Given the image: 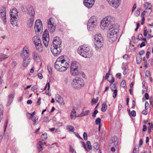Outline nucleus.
Listing matches in <instances>:
<instances>
[{
	"instance_id": "obj_4",
	"label": "nucleus",
	"mask_w": 153,
	"mask_h": 153,
	"mask_svg": "<svg viewBox=\"0 0 153 153\" xmlns=\"http://www.w3.org/2000/svg\"><path fill=\"white\" fill-rule=\"evenodd\" d=\"M114 18L111 16H108L105 18L101 22L100 25L101 28L102 29L110 28L112 26H114Z\"/></svg>"
},
{
	"instance_id": "obj_54",
	"label": "nucleus",
	"mask_w": 153,
	"mask_h": 153,
	"mask_svg": "<svg viewBox=\"0 0 153 153\" xmlns=\"http://www.w3.org/2000/svg\"><path fill=\"white\" fill-rule=\"evenodd\" d=\"M131 116H132L135 117L136 116V112L135 111H132L130 114Z\"/></svg>"
},
{
	"instance_id": "obj_6",
	"label": "nucleus",
	"mask_w": 153,
	"mask_h": 153,
	"mask_svg": "<svg viewBox=\"0 0 153 153\" xmlns=\"http://www.w3.org/2000/svg\"><path fill=\"white\" fill-rule=\"evenodd\" d=\"M30 51L26 47H24L20 53V56L23 59L22 66L24 67H27L29 64L30 60L27 59L29 56Z\"/></svg>"
},
{
	"instance_id": "obj_24",
	"label": "nucleus",
	"mask_w": 153,
	"mask_h": 153,
	"mask_svg": "<svg viewBox=\"0 0 153 153\" xmlns=\"http://www.w3.org/2000/svg\"><path fill=\"white\" fill-rule=\"evenodd\" d=\"M43 146V144L41 141H39L37 143V147L39 150V152H40L44 148Z\"/></svg>"
},
{
	"instance_id": "obj_55",
	"label": "nucleus",
	"mask_w": 153,
	"mask_h": 153,
	"mask_svg": "<svg viewBox=\"0 0 153 153\" xmlns=\"http://www.w3.org/2000/svg\"><path fill=\"white\" fill-rule=\"evenodd\" d=\"M82 111L83 112L84 115L85 116L88 115L89 113L90 112V111L88 110L85 111Z\"/></svg>"
},
{
	"instance_id": "obj_44",
	"label": "nucleus",
	"mask_w": 153,
	"mask_h": 153,
	"mask_svg": "<svg viewBox=\"0 0 153 153\" xmlns=\"http://www.w3.org/2000/svg\"><path fill=\"white\" fill-rule=\"evenodd\" d=\"M50 85L49 82H48V88L46 90V94L48 95L49 96H51V94L49 93V90L50 89Z\"/></svg>"
},
{
	"instance_id": "obj_11",
	"label": "nucleus",
	"mask_w": 153,
	"mask_h": 153,
	"mask_svg": "<svg viewBox=\"0 0 153 153\" xmlns=\"http://www.w3.org/2000/svg\"><path fill=\"white\" fill-rule=\"evenodd\" d=\"M51 19H50L48 21V27L50 32L53 33L55 31L56 27L55 24L51 21Z\"/></svg>"
},
{
	"instance_id": "obj_5",
	"label": "nucleus",
	"mask_w": 153,
	"mask_h": 153,
	"mask_svg": "<svg viewBox=\"0 0 153 153\" xmlns=\"http://www.w3.org/2000/svg\"><path fill=\"white\" fill-rule=\"evenodd\" d=\"M77 52L81 56L87 58L91 57L93 54V52L91 49L88 47L84 45L78 48Z\"/></svg>"
},
{
	"instance_id": "obj_30",
	"label": "nucleus",
	"mask_w": 153,
	"mask_h": 153,
	"mask_svg": "<svg viewBox=\"0 0 153 153\" xmlns=\"http://www.w3.org/2000/svg\"><path fill=\"white\" fill-rule=\"evenodd\" d=\"M88 22L91 23L97 22V19L96 17L95 16H92L89 20Z\"/></svg>"
},
{
	"instance_id": "obj_10",
	"label": "nucleus",
	"mask_w": 153,
	"mask_h": 153,
	"mask_svg": "<svg viewBox=\"0 0 153 153\" xmlns=\"http://www.w3.org/2000/svg\"><path fill=\"white\" fill-rule=\"evenodd\" d=\"M70 73L72 76L76 75V62L73 61L70 65Z\"/></svg>"
},
{
	"instance_id": "obj_9",
	"label": "nucleus",
	"mask_w": 153,
	"mask_h": 153,
	"mask_svg": "<svg viewBox=\"0 0 153 153\" xmlns=\"http://www.w3.org/2000/svg\"><path fill=\"white\" fill-rule=\"evenodd\" d=\"M51 50L54 56H57L59 54L61 51V46L57 47L51 45Z\"/></svg>"
},
{
	"instance_id": "obj_43",
	"label": "nucleus",
	"mask_w": 153,
	"mask_h": 153,
	"mask_svg": "<svg viewBox=\"0 0 153 153\" xmlns=\"http://www.w3.org/2000/svg\"><path fill=\"white\" fill-rule=\"evenodd\" d=\"M140 9L141 8H138L136 11L135 12L134 14L136 16H138L140 15Z\"/></svg>"
},
{
	"instance_id": "obj_33",
	"label": "nucleus",
	"mask_w": 153,
	"mask_h": 153,
	"mask_svg": "<svg viewBox=\"0 0 153 153\" xmlns=\"http://www.w3.org/2000/svg\"><path fill=\"white\" fill-rule=\"evenodd\" d=\"M27 5H22L21 7L22 11L24 13H26L27 11Z\"/></svg>"
},
{
	"instance_id": "obj_26",
	"label": "nucleus",
	"mask_w": 153,
	"mask_h": 153,
	"mask_svg": "<svg viewBox=\"0 0 153 153\" xmlns=\"http://www.w3.org/2000/svg\"><path fill=\"white\" fill-rule=\"evenodd\" d=\"M14 97L13 94H11L9 95L8 101L7 104V105H9L13 101V99Z\"/></svg>"
},
{
	"instance_id": "obj_18",
	"label": "nucleus",
	"mask_w": 153,
	"mask_h": 153,
	"mask_svg": "<svg viewBox=\"0 0 153 153\" xmlns=\"http://www.w3.org/2000/svg\"><path fill=\"white\" fill-rule=\"evenodd\" d=\"M97 22L91 23L88 22L87 24V27L88 30L90 31L93 30L96 27Z\"/></svg>"
},
{
	"instance_id": "obj_27",
	"label": "nucleus",
	"mask_w": 153,
	"mask_h": 153,
	"mask_svg": "<svg viewBox=\"0 0 153 153\" xmlns=\"http://www.w3.org/2000/svg\"><path fill=\"white\" fill-rule=\"evenodd\" d=\"M9 56L3 53H0V62L3 61L4 59L8 58Z\"/></svg>"
},
{
	"instance_id": "obj_23",
	"label": "nucleus",
	"mask_w": 153,
	"mask_h": 153,
	"mask_svg": "<svg viewBox=\"0 0 153 153\" xmlns=\"http://www.w3.org/2000/svg\"><path fill=\"white\" fill-rule=\"evenodd\" d=\"M34 16H31L30 20V22L27 23L28 27L31 28L33 24V22L34 20Z\"/></svg>"
},
{
	"instance_id": "obj_48",
	"label": "nucleus",
	"mask_w": 153,
	"mask_h": 153,
	"mask_svg": "<svg viewBox=\"0 0 153 153\" xmlns=\"http://www.w3.org/2000/svg\"><path fill=\"white\" fill-rule=\"evenodd\" d=\"M126 82L125 80H123L121 82V85L123 88H124L126 86Z\"/></svg>"
},
{
	"instance_id": "obj_53",
	"label": "nucleus",
	"mask_w": 153,
	"mask_h": 153,
	"mask_svg": "<svg viewBox=\"0 0 153 153\" xmlns=\"http://www.w3.org/2000/svg\"><path fill=\"white\" fill-rule=\"evenodd\" d=\"M43 121L45 122L48 123L49 122V119L48 117H45L43 119Z\"/></svg>"
},
{
	"instance_id": "obj_8",
	"label": "nucleus",
	"mask_w": 153,
	"mask_h": 153,
	"mask_svg": "<svg viewBox=\"0 0 153 153\" xmlns=\"http://www.w3.org/2000/svg\"><path fill=\"white\" fill-rule=\"evenodd\" d=\"M50 38L48 30L46 29L43 33L42 40L45 47H47L48 45Z\"/></svg>"
},
{
	"instance_id": "obj_34",
	"label": "nucleus",
	"mask_w": 153,
	"mask_h": 153,
	"mask_svg": "<svg viewBox=\"0 0 153 153\" xmlns=\"http://www.w3.org/2000/svg\"><path fill=\"white\" fill-rule=\"evenodd\" d=\"M79 76H81L83 78H85V75L83 72H79L77 70V77Z\"/></svg>"
},
{
	"instance_id": "obj_20",
	"label": "nucleus",
	"mask_w": 153,
	"mask_h": 153,
	"mask_svg": "<svg viewBox=\"0 0 153 153\" xmlns=\"http://www.w3.org/2000/svg\"><path fill=\"white\" fill-rule=\"evenodd\" d=\"M32 40L35 45H39L41 43V40L39 37L37 36H34L32 38Z\"/></svg>"
},
{
	"instance_id": "obj_16",
	"label": "nucleus",
	"mask_w": 153,
	"mask_h": 153,
	"mask_svg": "<svg viewBox=\"0 0 153 153\" xmlns=\"http://www.w3.org/2000/svg\"><path fill=\"white\" fill-rule=\"evenodd\" d=\"M18 13L17 9L15 8H13L10 12V18L17 17L18 16Z\"/></svg>"
},
{
	"instance_id": "obj_62",
	"label": "nucleus",
	"mask_w": 153,
	"mask_h": 153,
	"mask_svg": "<svg viewBox=\"0 0 153 153\" xmlns=\"http://www.w3.org/2000/svg\"><path fill=\"white\" fill-rule=\"evenodd\" d=\"M81 143L83 148L86 150H87L85 143L83 142H81Z\"/></svg>"
},
{
	"instance_id": "obj_32",
	"label": "nucleus",
	"mask_w": 153,
	"mask_h": 153,
	"mask_svg": "<svg viewBox=\"0 0 153 153\" xmlns=\"http://www.w3.org/2000/svg\"><path fill=\"white\" fill-rule=\"evenodd\" d=\"M107 108V105L106 104L103 103L102 104L101 111L102 112H105L106 111Z\"/></svg>"
},
{
	"instance_id": "obj_21",
	"label": "nucleus",
	"mask_w": 153,
	"mask_h": 153,
	"mask_svg": "<svg viewBox=\"0 0 153 153\" xmlns=\"http://www.w3.org/2000/svg\"><path fill=\"white\" fill-rule=\"evenodd\" d=\"M56 100L58 103L63 105L65 104L63 98L59 95H56Z\"/></svg>"
},
{
	"instance_id": "obj_38",
	"label": "nucleus",
	"mask_w": 153,
	"mask_h": 153,
	"mask_svg": "<svg viewBox=\"0 0 153 153\" xmlns=\"http://www.w3.org/2000/svg\"><path fill=\"white\" fill-rule=\"evenodd\" d=\"M66 129L69 131L73 132L74 131V128L71 126H66Z\"/></svg>"
},
{
	"instance_id": "obj_46",
	"label": "nucleus",
	"mask_w": 153,
	"mask_h": 153,
	"mask_svg": "<svg viewBox=\"0 0 153 153\" xmlns=\"http://www.w3.org/2000/svg\"><path fill=\"white\" fill-rule=\"evenodd\" d=\"M98 100V98L97 97V99H95L94 98H93L92 99V100L91 101V103L93 104H95L97 102Z\"/></svg>"
},
{
	"instance_id": "obj_59",
	"label": "nucleus",
	"mask_w": 153,
	"mask_h": 153,
	"mask_svg": "<svg viewBox=\"0 0 153 153\" xmlns=\"http://www.w3.org/2000/svg\"><path fill=\"white\" fill-rule=\"evenodd\" d=\"M48 70L50 74H52V70L51 68L49 66H47Z\"/></svg>"
},
{
	"instance_id": "obj_1",
	"label": "nucleus",
	"mask_w": 153,
	"mask_h": 153,
	"mask_svg": "<svg viewBox=\"0 0 153 153\" xmlns=\"http://www.w3.org/2000/svg\"><path fill=\"white\" fill-rule=\"evenodd\" d=\"M69 58L66 56H61L58 58L55 63L54 68L59 71H65L69 67Z\"/></svg>"
},
{
	"instance_id": "obj_41",
	"label": "nucleus",
	"mask_w": 153,
	"mask_h": 153,
	"mask_svg": "<svg viewBox=\"0 0 153 153\" xmlns=\"http://www.w3.org/2000/svg\"><path fill=\"white\" fill-rule=\"evenodd\" d=\"M30 119H31L34 122V125L37 124L36 123V121L38 120V117H36L35 118H34V117H31Z\"/></svg>"
},
{
	"instance_id": "obj_19",
	"label": "nucleus",
	"mask_w": 153,
	"mask_h": 153,
	"mask_svg": "<svg viewBox=\"0 0 153 153\" xmlns=\"http://www.w3.org/2000/svg\"><path fill=\"white\" fill-rule=\"evenodd\" d=\"M10 22L11 24L13 25V26H17L18 25L17 24V22L18 19L17 17L10 18Z\"/></svg>"
},
{
	"instance_id": "obj_49",
	"label": "nucleus",
	"mask_w": 153,
	"mask_h": 153,
	"mask_svg": "<svg viewBox=\"0 0 153 153\" xmlns=\"http://www.w3.org/2000/svg\"><path fill=\"white\" fill-rule=\"evenodd\" d=\"M148 32H149L148 31H147V27H144V29L143 35L145 36H146Z\"/></svg>"
},
{
	"instance_id": "obj_58",
	"label": "nucleus",
	"mask_w": 153,
	"mask_h": 153,
	"mask_svg": "<svg viewBox=\"0 0 153 153\" xmlns=\"http://www.w3.org/2000/svg\"><path fill=\"white\" fill-rule=\"evenodd\" d=\"M37 88L38 87L36 85H35L33 86L31 88V90L33 91H34L36 90V89H37Z\"/></svg>"
},
{
	"instance_id": "obj_60",
	"label": "nucleus",
	"mask_w": 153,
	"mask_h": 153,
	"mask_svg": "<svg viewBox=\"0 0 153 153\" xmlns=\"http://www.w3.org/2000/svg\"><path fill=\"white\" fill-rule=\"evenodd\" d=\"M6 7H3L1 9V12H2L6 13Z\"/></svg>"
},
{
	"instance_id": "obj_61",
	"label": "nucleus",
	"mask_w": 153,
	"mask_h": 153,
	"mask_svg": "<svg viewBox=\"0 0 153 153\" xmlns=\"http://www.w3.org/2000/svg\"><path fill=\"white\" fill-rule=\"evenodd\" d=\"M145 51L144 50H142L141 51H140L139 52V54L140 55V56H141V55H143L144 53H145Z\"/></svg>"
},
{
	"instance_id": "obj_25",
	"label": "nucleus",
	"mask_w": 153,
	"mask_h": 153,
	"mask_svg": "<svg viewBox=\"0 0 153 153\" xmlns=\"http://www.w3.org/2000/svg\"><path fill=\"white\" fill-rule=\"evenodd\" d=\"M1 16L3 20L4 24L6 25V13L0 12Z\"/></svg>"
},
{
	"instance_id": "obj_28",
	"label": "nucleus",
	"mask_w": 153,
	"mask_h": 153,
	"mask_svg": "<svg viewBox=\"0 0 153 153\" xmlns=\"http://www.w3.org/2000/svg\"><path fill=\"white\" fill-rule=\"evenodd\" d=\"M76 111L75 109L73 108L71 113V119L75 120L76 117V115L75 114Z\"/></svg>"
},
{
	"instance_id": "obj_12",
	"label": "nucleus",
	"mask_w": 153,
	"mask_h": 153,
	"mask_svg": "<svg viewBox=\"0 0 153 153\" xmlns=\"http://www.w3.org/2000/svg\"><path fill=\"white\" fill-rule=\"evenodd\" d=\"M110 5L117 8L120 4L121 0H107Z\"/></svg>"
},
{
	"instance_id": "obj_47",
	"label": "nucleus",
	"mask_w": 153,
	"mask_h": 153,
	"mask_svg": "<svg viewBox=\"0 0 153 153\" xmlns=\"http://www.w3.org/2000/svg\"><path fill=\"white\" fill-rule=\"evenodd\" d=\"M117 94V90L116 89L114 90V91L113 94V97L114 98L116 97Z\"/></svg>"
},
{
	"instance_id": "obj_7",
	"label": "nucleus",
	"mask_w": 153,
	"mask_h": 153,
	"mask_svg": "<svg viewBox=\"0 0 153 153\" xmlns=\"http://www.w3.org/2000/svg\"><path fill=\"white\" fill-rule=\"evenodd\" d=\"M43 26L42 22L40 19L36 20L35 24L34 30L36 33L39 32L41 33L42 31Z\"/></svg>"
},
{
	"instance_id": "obj_36",
	"label": "nucleus",
	"mask_w": 153,
	"mask_h": 153,
	"mask_svg": "<svg viewBox=\"0 0 153 153\" xmlns=\"http://www.w3.org/2000/svg\"><path fill=\"white\" fill-rule=\"evenodd\" d=\"M145 7L146 9L151 10L152 5L150 3L146 2L145 5Z\"/></svg>"
},
{
	"instance_id": "obj_40",
	"label": "nucleus",
	"mask_w": 153,
	"mask_h": 153,
	"mask_svg": "<svg viewBox=\"0 0 153 153\" xmlns=\"http://www.w3.org/2000/svg\"><path fill=\"white\" fill-rule=\"evenodd\" d=\"M93 146L94 149L97 150L99 149L100 146L98 143H94Z\"/></svg>"
},
{
	"instance_id": "obj_15",
	"label": "nucleus",
	"mask_w": 153,
	"mask_h": 153,
	"mask_svg": "<svg viewBox=\"0 0 153 153\" xmlns=\"http://www.w3.org/2000/svg\"><path fill=\"white\" fill-rule=\"evenodd\" d=\"M85 83L83 80L81 78L77 77V88L80 89L84 86Z\"/></svg>"
},
{
	"instance_id": "obj_35",
	"label": "nucleus",
	"mask_w": 153,
	"mask_h": 153,
	"mask_svg": "<svg viewBox=\"0 0 153 153\" xmlns=\"http://www.w3.org/2000/svg\"><path fill=\"white\" fill-rule=\"evenodd\" d=\"M76 78H75L73 79L71 83V85L72 87L76 89Z\"/></svg>"
},
{
	"instance_id": "obj_17",
	"label": "nucleus",
	"mask_w": 153,
	"mask_h": 153,
	"mask_svg": "<svg viewBox=\"0 0 153 153\" xmlns=\"http://www.w3.org/2000/svg\"><path fill=\"white\" fill-rule=\"evenodd\" d=\"M94 2L91 1L87 0L85 1L84 0L83 3L84 5L88 8H91L93 6L94 3Z\"/></svg>"
},
{
	"instance_id": "obj_50",
	"label": "nucleus",
	"mask_w": 153,
	"mask_h": 153,
	"mask_svg": "<svg viewBox=\"0 0 153 153\" xmlns=\"http://www.w3.org/2000/svg\"><path fill=\"white\" fill-rule=\"evenodd\" d=\"M83 136L84 140H87L88 139L87 134L85 132H84L83 134Z\"/></svg>"
},
{
	"instance_id": "obj_3",
	"label": "nucleus",
	"mask_w": 153,
	"mask_h": 153,
	"mask_svg": "<svg viewBox=\"0 0 153 153\" xmlns=\"http://www.w3.org/2000/svg\"><path fill=\"white\" fill-rule=\"evenodd\" d=\"M95 48L97 52L100 51L103 46L104 41L100 34H98L93 36Z\"/></svg>"
},
{
	"instance_id": "obj_29",
	"label": "nucleus",
	"mask_w": 153,
	"mask_h": 153,
	"mask_svg": "<svg viewBox=\"0 0 153 153\" xmlns=\"http://www.w3.org/2000/svg\"><path fill=\"white\" fill-rule=\"evenodd\" d=\"M36 49L39 52H41L42 51V46L41 43L39 44V45H35Z\"/></svg>"
},
{
	"instance_id": "obj_56",
	"label": "nucleus",
	"mask_w": 153,
	"mask_h": 153,
	"mask_svg": "<svg viewBox=\"0 0 153 153\" xmlns=\"http://www.w3.org/2000/svg\"><path fill=\"white\" fill-rule=\"evenodd\" d=\"M4 108L2 104H0V113H3Z\"/></svg>"
},
{
	"instance_id": "obj_52",
	"label": "nucleus",
	"mask_w": 153,
	"mask_h": 153,
	"mask_svg": "<svg viewBox=\"0 0 153 153\" xmlns=\"http://www.w3.org/2000/svg\"><path fill=\"white\" fill-rule=\"evenodd\" d=\"M98 111L97 110H95L93 113H92V116L93 117H96V114L98 113Z\"/></svg>"
},
{
	"instance_id": "obj_57",
	"label": "nucleus",
	"mask_w": 153,
	"mask_h": 153,
	"mask_svg": "<svg viewBox=\"0 0 153 153\" xmlns=\"http://www.w3.org/2000/svg\"><path fill=\"white\" fill-rule=\"evenodd\" d=\"M148 124L149 125V126L148 127V129H153V124L152 123H149Z\"/></svg>"
},
{
	"instance_id": "obj_39",
	"label": "nucleus",
	"mask_w": 153,
	"mask_h": 153,
	"mask_svg": "<svg viewBox=\"0 0 153 153\" xmlns=\"http://www.w3.org/2000/svg\"><path fill=\"white\" fill-rule=\"evenodd\" d=\"M86 145L87 147L88 148L89 150H90L92 149V146L91 145V142L89 141H87L86 142Z\"/></svg>"
},
{
	"instance_id": "obj_22",
	"label": "nucleus",
	"mask_w": 153,
	"mask_h": 153,
	"mask_svg": "<svg viewBox=\"0 0 153 153\" xmlns=\"http://www.w3.org/2000/svg\"><path fill=\"white\" fill-rule=\"evenodd\" d=\"M109 75H111L112 77V78L111 80H108V81L111 83H113L114 82V77H113L112 75L111 74H109V73H107L106 75L105 76V77H104V76H103V80L102 81L104 80V79L106 80L108 79V78L109 77Z\"/></svg>"
},
{
	"instance_id": "obj_63",
	"label": "nucleus",
	"mask_w": 153,
	"mask_h": 153,
	"mask_svg": "<svg viewBox=\"0 0 153 153\" xmlns=\"http://www.w3.org/2000/svg\"><path fill=\"white\" fill-rule=\"evenodd\" d=\"M135 107V101L134 100H133L132 101V106L131 107V108H134Z\"/></svg>"
},
{
	"instance_id": "obj_45",
	"label": "nucleus",
	"mask_w": 153,
	"mask_h": 153,
	"mask_svg": "<svg viewBox=\"0 0 153 153\" xmlns=\"http://www.w3.org/2000/svg\"><path fill=\"white\" fill-rule=\"evenodd\" d=\"M111 84L110 85V88L112 90H113V88H116V85L117 84L116 83H115L114 84H113L112 83H111Z\"/></svg>"
},
{
	"instance_id": "obj_13",
	"label": "nucleus",
	"mask_w": 153,
	"mask_h": 153,
	"mask_svg": "<svg viewBox=\"0 0 153 153\" xmlns=\"http://www.w3.org/2000/svg\"><path fill=\"white\" fill-rule=\"evenodd\" d=\"M61 44L62 41L60 38L58 36H56L54 38L52 44L51 45L59 47L61 46Z\"/></svg>"
},
{
	"instance_id": "obj_51",
	"label": "nucleus",
	"mask_w": 153,
	"mask_h": 153,
	"mask_svg": "<svg viewBox=\"0 0 153 153\" xmlns=\"http://www.w3.org/2000/svg\"><path fill=\"white\" fill-rule=\"evenodd\" d=\"M101 121V119L100 118H97L95 120V123L96 124H100Z\"/></svg>"
},
{
	"instance_id": "obj_14",
	"label": "nucleus",
	"mask_w": 153,
	"mask_h": 153,
	"mask_svg": "<svg viewBox=\"0 0 153 153\" xmlns=\"http://www.w3.org/2000/svg\"><path fill=\"white\" fill-rule=\"evenodd\" d=\"M27 8V11L26 13L30 15V17L31 16H34L35 11L33 7L30 4H28Z\"/></svg>"
},
{
	"instance_id": "obj_2",
	"label": "nucleus",
	"mask_w": 153,
	"mask_h": 153,
	"mask_svg": "<svg viewBox=\"0 0 153 153\" xmlns=\"http://www.w3.org/2000/svg\"><path fill=\"white\" fill-rule=\"evenodd\" d=\"M119 25L117 24H114V26L109 29L107 36L108 40L111 42L115 41L117 38V33L119 32Z\"/></svg>"
},
{
	"instance_id": "obj_42",
	"label": "nucleus",
	"mask_w": 153,
	"mask_h": 153,
	"mask_svg": "<svg viewBox=\"0 0 153 153\" xmlns=\"http://www.w3.org/2000/svg\"><path fill=\"white\" fill-rule=\"evenodd\" d=\"M141 60H142V57L141 56L137 57L136 61H137V64H140L141 62Z\"/></svg>"
},
{
	"instance_id": "obj_31",
	"label": "nucleus",
	"mask_w": 153,
	"mask_h": 153,
	"mask_svg": "<svg viewBox=\"0 0 153 153\" xmlns=\"http://www.w3.org/2000/svg\"><path fill=\"white\" fill-rule=\"evenodd\" d=\"M32 56L33 59L35 60H38L39 58L38 53L36 52H33Z\"/></svg>"
},
{
	"instance_id": "obj_64",
	"label": "nucleus",
	"mask_w": 153,
	"mask_h": 153,
	"mask_svg": "<svg viewBox=\"0 0 153 153\" xmlns=\"http://www.w3.org/2000/svg\"><path fill=\"white\" fill-rule=\"evenodd\" d=\"M143 36L141 33L139 34L138 35V39L140 40H141L142 39Z\"/></svg>"
},
{
	"instance_id": "obj_37",
	"label": "nucleus",
	"mask_w": 153,
	"mask_h": 153,
	"mask_svg": "<svg viewBox=\"0 0 153 153\" xmlns=\"http://www.w3.org/2000/svg\"><path fill=\"white\" fill-rule=\"evenodd\" d=\"M41 139L42 141L45 140L47 138V134L46 133H44L41 136Z\"/></svg>"
}]
</instances>
